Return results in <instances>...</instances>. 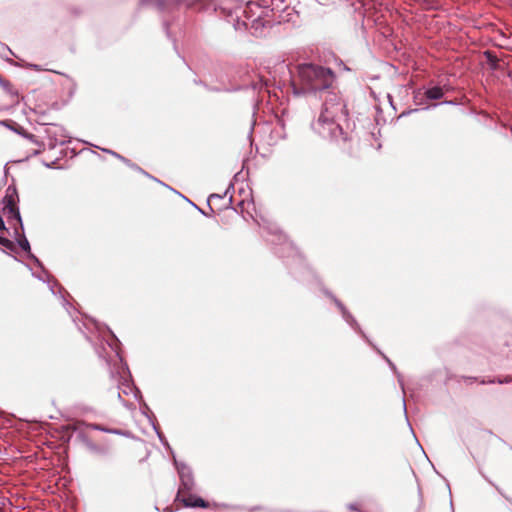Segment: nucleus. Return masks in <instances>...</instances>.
Listing matches in <instances>:
<instances>
[{
  "instance_id": "obj_1",
  "label": "nucleus",
  "mask_w": 512,
  "mask_h": 512,
  "mask_svg": "<svg viewBox=\"0 0 512 512\" xmlns=\"http://www.w3.org/2000/svg\"><path fill=\"white\" fill-rule=\"evenodd\" d=\"M336 75L330 68L314 63H302L295 67L291 80L293 94L302 96L332 87Z\"/></svg>"
},
{
  "instance_id": "obj_2",
  "label": "nucleus",
  "mask_w": 512,
  "mask_h": 512,
  "mask_svg": "<svg viewBox=\"0 0 512 512\" xmlns=\"http://www.w3.org/2000/svg\"><path fill=\"white\" fill-rule=\"evenodd\" d=\"M348 110L346 104L336 94H329L325 99L318 119V132L331 140L345 139L341 121H346Z\"/></svg>"
},
{
  "instance_id": "obj_3",
  "label": "nucleus",
  "mask_w": 512,
  "mask_h": 512,
  "mask_svg": "<svg viewBox=\"0 0 512 512\" xmlns=\"http://www.w3.org/2000/svg\"><path fill=\"white\" fill-rule=\"evenodd\" d=\"M194 482L190 474H181V484L178 489L177 501H181L186 507H208V504L200 497L191 494Z\"/></svg>"
},
{
  "instance_id": "obj_4",
  "label": "nucleus",
  "mask_w": 512,
  "mask_h": 512,
  "mask_svg": "<svg viewBox=\"0 0 512 512\" xmlns=\"http://www.w3.org/2000/svg\"><path fill=\"white\" fill-rule=\"evenodd\" d=\"M5 206H4V214L8 218V220H14L16 223L20 225V228H22V221L21 216L18 207L16 206V203L14 201V198L12 195H7L4 198Z\"/></svg>"
},
{
  "instance_id": "obj_5",
  "label": "nucleus",
  "mask_w": 512,
  "mask_h": 512,
  "mask_svg": "<svg viewBox=\"0 0 512 512\" xmlns=\"http://www.w3.org/2000/svg\"><path fill=\"white\" fill-rule=\"evenodd\" d=\"M426 96L429 99L437 100L442 98L443 96V89L441 87H432L426 91Z\"/></svg>"
},
{
  "instance_id": "obj_6",
  "label": "nucleus",
  "mask_w": 512,
  "mask_h": 512,
  "mask_svg": "<svg viewBox=\"0 0 512 512\" xmlns=\"http://www.w3.org/2000/svg\"><path fill=\"white\" fill-rule=\"evenodd\" d=\"M18 243L24 251H30V244L24 235L18 240Z\"/></svg>"
},
{
  "instance_id": "obj_7",
  "label": "nucleus",
  "mask_w": 512,
  "mask_h": 512,
  "mask_svg": "<svg viewBox=\"0 0 512 512\" xmlns=\"http://www.w3.org/2000/svg\"><path fill=\"white\" fill-rule=\"evenodd\" d=\"M0 244L3 245L4 247H6L7 249H10V250L14 249L13 242L7 238L2 237V236H0Z\"/></svg>"
},
{
  "instance_id": "obj_8",
  "label": "nucleus",
  "mask_w": 512,
  "mask_h": 512,
  "mask_svg": "<svg viewBox=\"0 0 512 512\" xmlns=\"http://www.w3.org/2000/svg\"><path fill=\"white\" fill-rule=\"evenodd\" d=\"M486 54L488 56L490 63L494 66L495 63L497 62V58L493 56L490 52H486Z\"/></svg>"
},
{
  "instance_id": "obj_9",
  "label": "nucleus",
  "mask_w": 512,
  "mask_h": 512,
  "mask_svg": "<svg viewBox=\"0 0 512 512\" xmlns=\"http://www.w3.org/2000/svg\"><path fill=\"white\" fill-rule=\"evenodd\" d=\"M0 230L7 231V228L5 227L4 221L1 216H0Z\"/></svg>"
},
{
  "instance_id": "obj_10",
  "label": "nucleus",
  "mask_w": 512,
  "mask_h": 512,
  "mask_svg": "<svg viewBox=\"0 0 512 512\" xmlns=\"http://www.w3.org/2000/svg\"><path fill=\"white\" fill-rule=\"evenodd\" d=\"M23 135H24L25 137H27V138L31 139V140H33V139H34V135H32V134L23 133Z\"/></svg>"
},
{
  "instance_id": "obj_11",
  "label": "nucleus",
  "mask_w": 512,
  "mask_h": 512,
  "mask_svg": "<svg viewBox=\"0 0 512 512\" xmlns=\"http://www.w3.org/2000/svg\"><path fill=\"white\" fill-rule=\"evenodd\" d=\"M0 512H2V509L0 508Z\"/></svg>"
}]
</instances>
